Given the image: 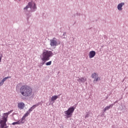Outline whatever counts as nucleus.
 Masks as SVG:
<instances>
[{"label": "nucleus", "mask_w": 128, "mask_h": 128, "mask_svg": "<svg viewBox=\"0 0 128 128\" xmlns=\"http://www.w3.org/2000/svg\"><path fill=\"white\" fill-rule=\"evenodd\" d=\"M20 94L24 98H30L32 96V89L28 85H23L20 88Z\"/></svg>", "instance_id": "1"}, {"label": "nucleus", "mask_w": 128, "mask_h": 128, "mask_svg": "<svg viewBox=\"0 0 128 128\" xmlns=\"http://www.w3.org/2000/svg\"><path fill=\"white\" fill-rule=\"evenodd\" d=\"M14 110H10L8 112L4 113L2 118L0 119V128H8V126L6 125V122H8V114H12V112Z\"/></svg>", "instance_id": "2"}, {"label": "nucleus", "mask_w": 128, "mask_h": 128, "mask_svg": "<svg viewBox=\"0 0 128 128\" xmlns=\"http://www.w3.org/2000/svg\"><path fill=\"white\" fill-rule=\"evenodd\" d=\"M54 56L52 52L48 51V50H45L42 54V58L41 60L42 62V64H44L46 62H48V60H50V58H52Z\"/></svg>", "instance_id": "3"}, {"label": "nucleus", "mask_w": 128, "mask_h": 128, "mask_svg": "<svg viewBox=\"0 0 128 128\" xmlns=\"http://www.w3.org/2000/svg\"><path fill=\"white\" fill-rule=\"evenodd\" d=\"M58 44H60V40H58L56 38H54L50 40V46L51 48H56Z\"/></svg>", "instance_id": "4"}, {"label": "nucleus", "mask_w": 128, "mask_h": 128, "mask_svg": "<svg viewBox=\"0 0 128 128\" xmlns=\"http://www.w3.org/2000/svg\"><path fill=\"white\" fill-rule=\"evenodd\" d=\"M40 104H42V102H40L32 106L29 110L28 111H27L24 114V116L25 118H26L30 116V114L32 112L33 110H34L36 106H38Z\"/></svg>", "instance_id": "5"}, {"label": "nucleus", "mask_w": 128, "mask_h": 128, "mask_svg": "<svg viewBox=\"0 0 128 128\" xmlns=\"http://www.w3.org/2000/svg\"><path fill=\"white\" fill-rule=\"evenodd\" d=\"M74 106L69 108L68 110L65 111L64 113L66 116H68V118H70L72 116V114L74 113Z\"/></svg>", "instance_id": "6"}, {"label": "nucleus", "mask_w": 128, "mask_h": 128, "mask_svg": "<svg viewBox=\"0 0 128 128\" xmlns=\"http://www.w3.org/2000/svg\"><path fill=\"white\" fill-rule=\"evenodd\" d=\"M92 78H94L93 82L94 84H96L98 80H100V77L98 76V74L97 72H94L92 74Z\"/></svg>", "instance_id": "7"}, {"label": "nucleus", "mask_w": 128, "mask_h": 128, "mask_svg": "<svg viewBox=\"0 0 128 128\" xmlns=\"http://www.w3.org/2000/svg\"><path fill=\"white\" fill-rule=\"evenodd\" d=\"M30 8H33L34 10H36V4H34V2H30L28 4V6H27L26 8H24V10H28Z\"/></svg>", "instance_id": "8"}, {"label": "nucleus", "mask_w": 128, "mask_h": 128, "mask_svg": "<svg viewBox=\"0 0 128 128\" xmlns=\"http://www.w3.org/2000/svg\"><path fill=\"white\" fill-rule=\"evenodd\" d=\"M77 80L78 82H80V84H84V82H86L87 80V79L86 77H77Z\"/></svg>", "instance_id": "9"}, {"label": "nucleus", "mask_w": 128, "mask_h": 128, "mask_svg": "<svg viewBox=\"0 0 128 128\" xmlns=\"http://www.w3.org/2000/svg\"><path fill=\"white\" fill-rule=\"evenodd\" d=\"M124 6V2H121L118 5L117 8L118 10H122V6Z\"/></svg>", "instance_id": "10"}, {"label": "nucleus", "mask_w": 128, "mask_h": 128, "mask_svg": "<svg viewBox=\"0 0 128 128\" xmlns=\"http://www.w3.org/2000/svg\"><path fill=\"white\" fill-rule=\"evenodd\" d=\"M96 56V51L92 50L90 51L89 53V58H92Z\"/></svg>", "instance_id": "11"}, {"label": "nucleus", "mask_w": 128, "mask_h": 128, "mask_svg": "<svg viewBox=\"0 0 128 128\" xmlns=\"http://www.w3.org/2000/svg\"><path fill=\"white\" fill-rule=\"evenodd\" d=\"M114 106V104H111L108 106H106L103 110L104 112H106V110H110V108H112V106Z\"/></svg>", "instance_id": "12"}, {"label": "nucleus", "mask_w": 128, "mask_h": 128, "mask_svg": "<svg viewBox=\"0 0 128 128\" xmlns=\"http://www.w3.org/2000/svg\"><path fill=\"white\" fill-rule=\"evenodd\" d=\"M60 95L52 96L51 98V102H54V100H56L57 98H58Z\"/></svg>", "instance_id": "13"}, {"label": "nucleus", "mask_w": 128, "mask_h": 128, "mask_svg": "<svg viewBox=\"0 0 128 128\" xmlns=\"http://www.w3.org/2000/svg\"><path fill=\"white\" fill-rule=\"evenodd\" d=\"M24 106V104L20 102L18 104V108H20V110H23Z\"/></svg>", "instance_id": "14"}, {"label": "nucleus", "mask_w": 128, "mask_h": 128, "mask_svg": "<svg viewBox=\"0 0 128 128\" xmlns=\"http://www.w3.org/2000/svg\"><path fill=\"white\" fill-rule=\"evenodd\" d=\"M10 76H7L4 78L2 79V81L4 82H6V80H8V78H10Z\"/></svg>", "instance_id": "15"}, {"label": "nucleus", "mask_w": 128, "mask_h": 128, "mask_svg": "<svg viewBox=\"0 0 128 128\" xmlns=\"http://www.w3.org/2000/svg\"><path fill=\"white\" fill-rule=\"evenodd\" d=\"M18 122H20V124H24V122L22 119L19 120Z\"/></svg>", "instance_id": "16"}, {"label": "nucleus", "mask_w": 128, "mask_h": 128, "mask_svg": "<svg viewBox=\"0 0 128 128\" xmlns=\"http://www.w3.org/2000/svg\"><path fill=\"white\" fill-rule=\"evenodd\" d=\"M12 126H15V124H20V122H18V121L16 122H14L13 123H12Z\"/></svg>", "instance_id": "17"}, {"label": "nucleus", "mask_w": 128, "mask_h": 128, "mask_svg": "<svg viewBox=\"0 0 128 128\" xmlns=\"http://www.w3.org/2000/svg\"><path fill=\"white\" fill-rule=\"evenodd\" d=\"M46 66H50L52 64V61L46 63Z\"/></svg>", "instance_id": "18"}, {"label": "nucleus", "mask_w": 128, "mask_h": 128, "mask_svg": "<svg viewBox=\"0 0 128 128\" xmlns=\"http://www.w3.org/2000/svg\"><path fill=\"white\" fill-rule=\"evenodd\" d=\"M4 82L2 80L0 82V86H2V84H4Z\"/></svg>", "instance_id": "19"}, {"label": "nucleus", "mask_w": 128, "mask_h": 128, "mask_svg": "<svg viewBox=\"0 0 128 128\" xmlns=\"http://www.w3.org/2000/svg\"><path fill=\"white\" fill-rule=\"evenodd\" d=\"M2 54L0 55V62H2Z\"/></svg>", "instance_id": "20"}, {"label": "nucleus", "mask_w": 128, "mask_h": 128, "mask_svg": "<svg viewBox=\"0 0 128 128\" xmlns=\"http://www.w3.org/2000/svg\"><path fill=\"white\" fill-rule=\"evenodd\" d=\"M26 117H25V116H24L21 119H22V120H26Z\"/></svg>", "instance_id": "21"}, {"label": "nucleus", "mask_w": 128, "mask_h": 128, "mask_svg": "<svg viewBox=\"0 0 128 128\" xmlns=\"http://www.w3.org/2000/svg\"><path fill=\"white\" fill-rule=\"evenodd\" d=\"M88 116H90V115L88 114H86L85 116L86 118H88Z\"/></svg>", "instance_id": "22"}, {"label": "nucleus", "mask_w": 128, "mask_h": 128, "mask_svg": "<svg viewBox=\"0 0 128 128\" xmlns=\"http://www.w3.org/2000/svg\"><path fill=\"white\" fill-rule=\"evenodd\" d=\"M16 88H20V84H18L17 86H16Z\"/></svg>", "instance_id": "23"}, {"label": "nucleus", "mask_w": 128, "mask_h": 128, "mask_svg": "<svg viewBox=\"0 0 128 128\" xmlns=\"http://www.w3.org/2000/svg\"><path fill=\"white\" fill-rule=\"evenodd\" d=\"M66 32H64V34H63V36H66Z\"/></svg>", "instance_id": "24"}, {"label": "nucleus", "mask_w": 128, "mask_h": 128, "mask_svg": "<svg viewBox=\"0 0 128 128\" xmlns=\"http://www.w3.org/2000/svg\"><path fill=\"white\" fill-rule=\"evenodd\" d=\"M116 102H118V101H116L113 104H116Z\"/></svg>", "instance_id": "25"}, {"label": "nucleus", "mask_w": 128, "mask_h": 128, "mask_svg": "<svg viewBox=\"0 0 128 128\" xmlns=\"http://www.w3.org/2000/svg\"><path fill=\"white\" fill-rule=\"evenodd\" d=\"M106 98H108V97Z\"/></svg>", "instance_id": "26"}]
</instances>
